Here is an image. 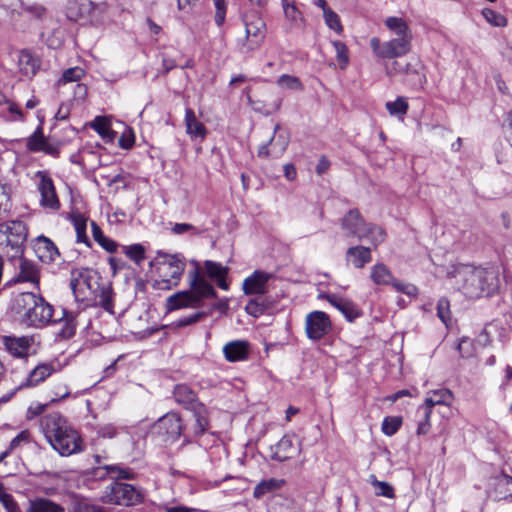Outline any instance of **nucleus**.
I'll return each mask as SVG.
<instances>
[{"label": "nucleus", "instance_id": "obj_23", "mask_svg": "<svg viewBox=\"0 0 512 512\" xmlns=\"http://www.w3.org/2000/svg\"><path fill=\"white\" fill-rule=\"evenodd\" d=\"M269 275L263 271H254L243 282L245 295H264L267 291Z\"/></svg>", "mask_w": 512, "mask_h": 512}, {"label": "nucleus", "instance_id": "obj_52", "mask_svg": "<svg viewBox=\"0 0 512 512\" xmlns=\"http://www.w3.org/2000/svg\"><path fill=\"white\" fill-rule=\"evenodd\" d=\"M0 502L7 510V512H17L19 510L18 504L13 496L6 492L5 486L0 482Z\"/></svg>", "mask_w": 512, "mask_h": 512}, {"label": "nucleus", "instance_id": "obj_29", "mask_svg": "<svg viewBox=\"0 0 512 512\" xmlns=\"http://www.w3.org/2000/svg\"><path fill=\"white\" fill-rule=\"evenodd\" d=\"M185 126H186V133L192 138V139H204L207 134V129L205 125L200 122L193 109L186 108L185 110Z\"/></svg>", "mask_w": 512, "mask_h": 512}, {"label": "nucleus", "instance_id": "obj_9", "mask_svg": "<svg viewBox=\"0 0 512 512\" xmlns=\"http://www.w3.org/2000/svg\"><path fill=\"white\" fill-rule=\"evenodd\" d=\"M153 428L158 434L163 436L164 441L175 442L181 436L184 437V424L179 413L170 411L160 417L154 424Z\"/></svg>", "mask_w": 512, "mask_h": 512}, {"label": "nucleus", "instance_id": "obj_5", "mask_svg": "<svg viewBox=\"0 0 512 512\" xmlns=\"http://www.w3.org/2000/svg\"><path fill=\"white\" fill-rule=\"evenodd\" d=\"M242 22L245 26V38L239 49L242 53H248L258 49L266 36V23L259 11L251 10L242 14Z\"/></svg>", "mask_w": 512, "mask_h": 512}, {"label": "nucleus", "instance_id": "obj_36", "mask_svg": "<svg viewBox=\"0 0 512 512\" xmlns=\"http://www.w3.org/2000/svg\"><path fill=\"white\" fill-rule=\"evenodd\" d=\"M433 409L429 408L425 404H422L418 407L416 411L417 417V429L416 434L418 436L427 435L431 429L430 418Z\"/></svg>", "mask_w": 512, "mask_h": 512}, {"label": "nucleus", "instance_id": "obj_40", "mask_svg": "<svg viewBox=\"0 0 512 512\" xmlns=\"http://www.w3.org/2000/svg\"><path fill=\"white\" fill-rule=\"evenodd\" d=\"M248 101L255 111L264 115H270L280 109L283 100L282 97L276 96L269 103H264L260 100L252 101L250 96H248Z\"/></svg>", "mask_w": 512, "mask_h": 512}, {"label": "nucleus", "instance_id": "obj_64", "mask_svg": "<svg viewBox=\"0 0 512 512\" xmlns=\"http://www.w3.org/2000/svg\"><path fill=\"white\" fill-rule=\"evenodd\" d=\"M98 244L107 252L109 253H115L117 251V248H118V244L116 241H114L113 239L111 238H108L106 236H104L99 242Z\"/></svg>", "mask_w": 512, "mask_h": 512}, {"label": "nucleus", "instance_id": "obj_62", "mask_svg": "<svg viewBox=\"0 0 512 512\" xmlns=\"http://www.w3.org/2000/svg\"><path fill=\"white\" fill-rule=\"evenodd\" d=\"M29 436L30 434L28 431H21L10 441L8 449L12 451L15 448H17L22 442H28Z\"/></svg>", "mask_w": 512, "mask_h": 512}, {"label": "nucleus", "instance_id": "obj_14", "mask_svg": "<svg viewBox=\"0 0 512 512\" xmlns=\"http://www.w3.org/2000/svg\"><path fill=\"white\" fill-rule=\"evenodd\" d=\"M38 175L40 176L38 190L41 195V206L52 210H58L60 208V202L56 194L53 180L44 172L39 171Z\"/></svg>", "mask_w": 512, "mask_h": 512}, {"label": "nucleus", "instance_id": "obj_46", "mask_svg": "<svg viewBox=\"0 0 512 512\" xmlns=\"http://www.w3.org/2000/svg\"><path fill=\"white\" fill-rule=\"evenodd\" d=\"M97 296V293L94 294ZM99 304L100 306L110 314H114L113 311V291L111 286H102L99 288Z\"/></svg>", "mask_w": 512, "mask_h": 512}, {"label": "nucleus", "instance_id": "obj_35", "mask_svg": "<svg viewBox=\"0 0 512 512\" xmlns=\"http://www.w3.org/2000/svg\"><path fill=\"white\" fill-rule=\"evenodd\" d=\"M370 278L376 285H392L394 277L390 269L383 263L371 267Z\"/></svg>", "mask_w": 512, "mask_h": 512}, {"label": "nucleus", "instance_id": "obj_27", "mask_svg": "<svg viewBox=\"0 0 512 512\" xmlns=\"http://www.w3.org/2000/svg\"><path fill=\"white\" fill-rule=\"evenodd\" d=\"M282 8L285 16L284 29L286 32H292L304 27L305 20L303 14L294 2L287 4V6H282Z\"/></svg>", "mask_w": 512, "mask_h": 512}, {"label": "nucleus", "instance_id": "obj_11", "mask_svg": "<svg viewBox=\"0 0 512 512\" xmlns=\"http://www.w3.org/2000/svg\"><path fill=\"white\" fill-rule=\"evenodd\" d=\"M332 330V323L327 313L315 310L306 315L305 332L308 339L318 341Z\"/></svg>", "mask_w": 512, "mask_h": 512}, {"label": "nucleus", "instance_id": "obj_2", "mask_svg": "<svg viewBox=\"0 0 512 512\" xmlns=\"http://www.w3.org/2000/svg\"><path fill=\"white\" fill-rule=\"evenodd\" d=\"M10 310L20 324L30 328H43L53 316V307L40 294L22 292L14 296Z\"/></svg>", "mask_w": 512, "mask_h": 512}, {"label": "nucleus", "instance_id": "obj_57", "mask_svg": "<svg viewBox=\"0 0 512 512\" xmlns=\"http://www.w3.org/2000/svg\"><path fill=\"white\" fill-rule=\"evenodd\" d=\"M373 485L376 488V494L378 496H384L387 498H393L395 496L394 488L389 483L376 480Z\"/></svg>", "mask_w": 512, "mask_h": 512}, {"label": "nucleus", "instance_id": "obj_49", "mask_svg": "<svg viewBox=\"0 0 512 512\" xmlns=\"http://www.w3.org/2000/svg\"><path fill=\"white\" fill-rule=\"evenodd\" d=\"M482 16L494 27H505L507 25L506 17L493 9L484 8L482 10Z\"/></svg>", "mask_w": 512, "mask_h": 512}, {"label": "nucleus", "instance_id": "obj_45", "mask_svg": "<svg viewBox=\"0 0 512 512\" xmlns=\"http://www.w3.org/2000/svg\"><path fill=\"white\" fill-rule=\"evenodd\" d=\"M208 315H209L208 311L202 310V311L193 312L189 315L182 316V317L178 318L177 320H175L173 322V326L176 328H183L186 326H190V325H193V324L198 323L199 321L205 319L206 317H208Z\"/></svg>", "mask_w": 512, "mask_h": 512}, {"label": "nucleus", "instance_id": "obj_26", "mask_svg": "<svg viewBox=\"0 0 512 512\" xmlns=\"http://www.w3.org/2000/svg\"><path fill=\"white\" fill-rule=\"evenodd\" d=\"M371 249L362 245L349 247L346 251V261L355 268L361 269L371 262Z\"/></svg>", "mask_w": 512, "mask_h": 512}, {"label": "nucleus", "instance_id": "obj_32", "mask_svg": "<svg viewBox=\"0 0 512 512\" xmlns=\"http://www.w3.org/2000/svg\"><path fill=\"white\" fill-rule=\"evenodd\" d=\"M362 234L364 235H361L359 240H367L374 247L383 243L386 238V232L381 226L368 222L366 223Z\"/></svg>", "mask_w": 512, "mask_h": 512}, {"label": "nucleus", "instance_id": "obj_10", "mask_svg": "<svg viewBox=\"0 0 512 512\" xmlns=\"http://www.w3.org/2000/svg\"><path fill=\"white\" fill-rule=\"evenodd\" d=\"M290 141L288 131L281 130L280 124H276L273 129V135L270 139L262 144L258 149V157L260 158H280L286 151Z\"/></svg>", "mask_w": 512, "mask_h": 512}, {"label": "nucleus", "instance_id": "obj_38", "mask_svg": "<svg viewBox=\"0 0 512 512\" xmlns=\"http://www.w3.org/2000/svg\"><path fill=\"white\" fill-rule=\"evenodd\" d=\"M47 140L43 134V121H41L35 131L27 138L26 148L29 152L38 153L43 149Z\"/></svg>", "mask_w": 512, "mask_h": 512}, {"label": "nucleus", "instance_id": "obj_33", "mask_svg": "<svg viewBox=\"0 0 512 512\" xmlns=\"http://www.w3.org/2000/svg\"><path fill=\"white\" fill-rule=\"evenodd\" d=\"M286 484L284 479L269 478L259 482L253 490V497L261 499L264 495L281 489Z\"/></svg>", "mask_w": 512, "mask_h": 512}, {"label": "nucleus", "instance_id": "obj_24", "mask_svg": "<svg viewBox=\"0 0 512 512\" xmlns=\"http://www.w3.org/2000/svg\"><path fill=\"white\" fill-rule=\"evenodd\" d=\"M250 344L246 340H233L223 347V354L228 362H238L248 359Z\"/></svg>", "mask_w": 512, "mask_h": 512}, {"label": "nucleus", "instance_id": "obj_12", "mask_svg": "<svg viewBox=\"0 0 512 512\" xmlns=\"http://www.w3.org/2000/svg\"><path fill=\"white\" fill-rule=\"evenodd\" d=\"M54 372H56L54 363H40L38 364L25 378L23 382H21L15 390H13L7 397H2L0 401H8L17 390H21L23 388H30L39 385L44 382L49 376H51Z\"/></svg>", "mask_w": 512, "mask_h": 512}, {"label": "nucleus", "instance_id": "obj_58", "mask_svg": "<svg viewBox=\"0 0 512 512\" xmlns=\"http://www.w3.org/2000/svg\"><path fill=\"white\" fill-rule=\"evenodd\" d=\"M23 9L25 12L31 14L37 19H42L46 15V8L38 3H33L30 5H24Z\"/></svg>", "mask_w": 512, "mask_h": 512}, {"label": "nucleus", "instance_id": "obj_3", "mask_svg": "<svg viewBox=\"0 0 512 512\" xmlns=\"http://www.w3.org/2000/svg\"><path fill=\"white\" fill-rule=\"evenodd\" d=\"M194 269L189 272L190 290L176 292L167 298L166 307L169 311L183 308L200 307L204 299L216 298L215 288L200 272L197 261H193Z\"/></svg>", "mask_w": 512, "mask_h": 512}, {"label": "nucleus", "instance_id": "obj_56", "mask_svg": "<svg viewBox=\"0 0 512 512\" xmlns=\"http://www.w3.org/2000/svg\"><path fill=\"white\" fill-rule=\"evenodd\" d=\"M437 316L447 326L450 321V305L446 298L439 299L437 303Z\"/></svg>", "mask_w": 512, "mask_h": 512}, {"label": "nucleus", "instance_id": "obj_7", "mask_svg": "<svg viewBox=\"0 0 512 512\" xmlns=\"http://www.w3.org/2000/svg\"><path fill=\"white\" fill-rule=\"evenodd\" d=\"M102 498L106 503L134 506L140 504L144 496L139 488L131 484L113 481L105 488Z\"/></svg>", "mask_w": 512, "mask_h": 512}, {"label": "nucleus", "instance_id": "obj_13", "mask_svg": "<svg viewBox=\"0 0 512 512\" xmlns=\"http://www.w3.org/2000/svg\"><path fill=\"white\" fill-rule=\"evenodd\" d=\"M5 350L15 358H27L34 344L33 336L5 335L1 338Z\"/></svg>", "mask_w": 512, "mask_h": 512}, {"label": "nucleus", "instance_id": "obj_15", "mask_svg": "<svg viewBox=\"0 0 512 512\" xmlns=\"http://www.w3.org/2000/svg\"><path fill=\"white\" fill-rule=\"evenodd\" d=\"M194 416L195 424L193 431L184 434V443H193L197 438L204 435L210 427L209 413L204 404L198 405V407L191 410Z\"/></svg>", "mask_w": 512, "mask_h": 512}, {"label": "nucleus", "instance_id": "obj_22", "mask_svg": "<svg viewBox=\"0 0 512 512\" xmlns=\"http://www.w3.org/2000/svg\"><path fill=\"white\" fill-rule=\"evenodd\" d=\"M172 394L177 404L188 411L202 404L198 400L196 392L187 384L181 383L175 385Z\"/></svg>", "mask_w": 512, "mask_h": 512}, {"label": "nucleus", "instance_id": "obj_31", "mask_svg": "<svg viewBox=\"0 0 512 512\" xmlns=\"http://www.w3.org/2000/svg\"><path fill=\"white\" fill-rule=\"evenodd\" d=\"M16 259H19L20 262L17 280L19 282L38 283L39 275L36 265L32 261L24 259L23 256L16 257Z\"/></svg>", "mask_w": 512, "mask_h": 512}, {"label": "nucleus", "instance_id": "obj_61", "mask_svg": "<svg viewBox=\"0 0 512 512\" xmlns=\"http://www.w3.org/2000/svg\"><path fill=\"white\" fill-rule=\"evenodd\" d=\"M265 308L266 307L263 304L259 303L258 299H251L246 305V311L254 316L262 314L265 311Z\"/></svg>", "mask_w": 512, "mask_h": 512}, {"label": "nucleus", "instance_id": "obj_39", "mask_svg": "<svg viewBox=\"0 0 512 512\" xmlns=\"http://www.w3.org/2000/svg\"><path fill=\"white\" fill-rule=\"evenodd\" d=\"M453 400V394L448 389H439L432 392L426 397L423 404L433 409L436 405H450Z\"/></svg>", "mask_w": 512, "mask_h": 512}, {"label": "nucleus", "instance_id": "obj_18", "mask_svg": "<svg viewBox=\"0 0 512 512\" xmlns=\"http://www.w3.org/2000/svg\"><path fill=\"white\" fill-rule=\"evenodd\" d=\"M33 250L38 259L46 264L53 263L60 256L55 243L44 235L38 236L33 243Z\"/></svg>", "mask_w": 512, "mask_h": 512}, {"label": "nucleus", "instance_id": "obj_54", "mask_svg": "<svg viewBox=\"0 0 512 512\" xmlns=\"http://www.w3.org/2000/svg\"><path fill=\"white\" fill-rule=\"evenodd\" d=\"M277 83L290 90H302L303 85L300 79L296 76L283 74L277 79Z\"/></svg>", "mask_w": 512, "mask_h": 512}, {"label": "nucleus", "instance_id": "obj_25", "mask_svg": "<svg viewBox=\"0 0 512 512\" xmlns=\"http://www.w3.org/2000/svg\"><path fill=\"white\" fill-rule=\"evenodd\" d=\"M326 299L333 307L339 310L349 322L354 321L361 315L359 308L352 301L335 295H326Z\"/></svg>", "mask_w": 512, "mask_h": 512}, {"label": "nucleus", "instance_id": "obj_34", "mask_svg": "<svg viewBox=\"0 0 512 512\" xmlns=\"http://www.w3.org/2000/svg\"><path fill=\"white\" fill-rule=\"evenodd\" d=\"M385 26L394 34L395 37H408L412 40V33L407 22L400 17L391 16L385 20Z\"/></svg>", "mask_w": 512, "mask_h": 512}, {"label": "nucleus", "instance_id": "obj_53", "mask_svg": "<svg viewBox=\"0 0 512 512\" xmlns=\"http://www.w3.org/2000/svg\"><path fill=\"white\" fill-rule=\"evenodd\" d=\"M323 18H324L325 24L330 29L334 30L338 34L342 33L343 26H342L340 18L336 12H334L332 9L328 10L326 13L323 14Z\"/></svg>", "mask_w": 512, "mask_h": 512}, {"label": "nucleus", "instance_id": "obj_63", "mask_svg": "<svg viewBox=\"0 0 512 512\" xmlns=\"http://www.w3.org/2000/svg\"><path fill=\"white\" fill-rule=\"evenodd\" d=\"M392 286L399 292H402L406 295H416L417 293V288L414 286V285H411V284H403V283H400L398 281H394L392 283Z\"/></svg>", "mask_w": 512, "mask_h": 512}, {"label": "nucleus", "instance_id": "obj_59", "mask_svg": "<svg viewBox=\"0 0 512 512\" xmlns=\"http://www.w3.org/2000/svg\"><path fill=\"white\" fill-rule=\"evenodd\" d=\"M118 144L122 149H131L135 144V136L132 130L123 132L118 140Z\"/></svg>", "mask_w": 512, "mask_h": 512}, {"label": "nucleus", "instance_id": "obj_42", "mask_svg": "<svg viewBox=\"0 0 512 512\" xmlns=\"http://www.w3.org/2000/svg\"><path fill=\"white\" fill-rule=\"evenodd\" d=\"M122 252L138 266L141 265L146 258V249L140 243L122 246Z\"/></svg>", "mask_w": 512, "mask_h": 512}, {"label": "nucleus", "instance_id": "obj_44", "mask_svg": "<svg viewBox=\"0 0 512 512\" xmlns=\"http://www.w3.org/2000/svg\"><path fill=\"white\" fill-rule=\"evenodd\" d=\"M332 45L335 48L336 59L340 69L345 70L350 63L349 50L347 45L339 40L332 41Z\"/></svg>", "mask_w": 512, "mask_h": 512}, {"label": "nucleus", "instance_id": "obj_6", "mask_svg": "<svg viewBox=\"0 0 512 512\" xmlns=\"http://www.w3.org/2000/svg\"><path fill=\"white\" fill-rule=\"evenodd\" d=\"M100 276L90 268H76L71 271L70 287L76 301H83L96 294L100 288Z\"/></svg>", "mask_w": 512, "mask_h": 512}, {"label": "nucleus", "instance_id": "obj_8", "mask_svg": "<svg viewBox=\"0 0 512 512\" xmlns=\"http://www.w3.org/2000/svg\"><path fill=\"white\" fill-rule=\"evenodd\" d=\"M370 47L376 57L394 59L411 51L412 40H408V37H393L388 41L381 42L378 37H373L370 39Z\"/></svg>", "mask_w": 512, "mask_h": 512}, {"label": "nucleus", "instance_id": "obj_19", "mask_svg": "<svg viewBox=\"0 0 512 512\" xmlns=\"http://www.w3.org/2000/svg\"><path fill=\"white\" fill-rule=\"evenodd\" d=\"M270 457L274 461L285 462L299 454L301 448H295L292 436L285 434L275 445L270 447Z\"/></svg>", "mask_w": 512, "mask_h": 512}, {"label": "nucleus", "instance_id": "obj_51", "mask_svg": "<svg viewBox=\"0 0 512 512\" xmlns=\"http://www.w3.org/2000/svg\"><path fill=\"white\" fill-rule=\"evenodd\" d=\"M215 7L214 21L218 27L223 26L226 20V12L228 7L227 0H213Z\"/></svg>", "mask_w": 512, "mask_h": 512}, {"label": "nucleus", "instance_id": "obj_41", "mask_svg": "<svg viewBox=\"0 0 512 512\" xmlns=\"http://www.w3.org/2000/svg\"><path fill=\"white\" fill-rule=\"evenodd\" d=\"M63 326L59 332L62 338L69 339L75 335L76 332V314L71 311L63 309Z\"/></svg>", "mask_w": 512, "mask_h": 512}, {"label": "nucleus", "instance_id": "obj_21", "mask_svg": "<svg viewBox=\"0 0 512 512\" xmlns=\"http://www.w3.org/2000/svg\"><path fill=\"white\" fill-rule=\"evenodd\" d=\"M366 221L361 216L358 209L349 210L342 218L341 226L346 231L347 236L360 238L366 225Z\"/></svg>", "mask_w": 512, "mask_h": 512}, {"label": "nucleus", "instance_id": "obj_17", "mask_svg": "<svg viewBox=\"0 0 512 512\" xmlns=\"http://www.w3.org/2000/svg\"><path fill=\"white\" fill-rule=\"evenodd\" d=\"M164 261L161 263L160 268L164 276H169V279H163L166 288L176 286L183 274L185 264L178 258L177 255H164Z\"/></svg>", "mask_w": 512, "mask_h": 512}, {"label": "nucleus", "instance_id": "obj_37", "mask_svg": "<svg viewBox=\"0 0 512 512\" xmlns=\"http://www.w3.org/2000/svg\"><path fill=\"white\" fill-rule=\"evenodd\" d=\"M27 512H65V509L50 499L36 498L29 501Z\"/></svg>", "mask_w": 512, "mask_h": 512}, {"label": "nucleus", "instance_id": "obj_43", "mask_svg": "<svg viewBox=\"0 0 512 512\" xmlns=\"http://www.w3.org/2000/svg\"><path fill=\"white\" fill-rule=\"evenodd\" d=\"M206 229L194 226L190 223H175L171 227V233L174 235H188L189 237H195L202 235Z\"/></svg>", "mask_w": 512, "mask_h": 512}, {"label": "nucleus", "instance_id": "obj_50", "mask_svg": "<svg viewBox=\"0 0 512 512\" xmlns=\"http://www.w3.org/2000/svg\"><path fill=\"white\" fill-rule=\"evenodd\" d=\"M402 425V418L396 416H387L382 422V432L387 436L394 435Z\"/></svg>", "mask_w": 512, "mask_h": 512}, {"label": "nucleus", "instance_id": "obj_20", "mask_svg": "<svg viewBox=\"0 0 512 512\" xmlns=\"http://www.w3.org/2000/svg\"><path fill=\"white\" fill-rule=\"evenodd\" d=\"M203 265L204 272L200 270L201 274L216 282L220 289L227 291L229 289V283L227 282L226 277L229 273V267L212 260H205Z\"/></svg>", "mask_w": 512, "mask_h": 512}, {"label": "nucleus", "instance_id": "obj_48", "mask_svg": "<svg viewBox=\"0 0 512 512\" xmlns=\"http://www.w3.org/2000/svg\"><path fill=\"white\" fill-rule=\"evenodd\" d=\"M385 106L390 115L400 117H403L409 108V104L404 97H398L395 101H389Z\"/></svg>", "mask_w": 512, "mask_h": 512}, {"label": "nucleus", "instance_id": "obj_1", "mask_svg": "<svg viewBox=\"0 0 512 512\" xmlns=\"http://www.w3.org/2000/svg\"><path fill=\"white\" fill-rule=\"evenodd\" d=\"M40 429L46 441L62 457L85 450L80 432L60 412L53 411L44 415L40 419Z\"/></svg>", "mask_w": 512, "mask_h": 512}, {"label": "nucleus", "instance_id": "obj_30", "mask_svg": "<svg viewBox=\"0 0 512 512\" xmlns=\"http://www.w3.org/2000/svg\"><path fill=\"white\" fill-rule=\"evenodd\" d=\"M69 220L75 228L76 241L78 243H84L87 247H91V241L86 233L87 218L79 212H73L70 214Z\"/></svg>", "mask_w": 512, "mask_h": 512}, {"label": "nucleus", "instance_id": "obj_16", "mask_svg": "<svg viewBox=\"0 0 512 512\" xmlns=\"http://www.w3.org/2000/svg\"><path fill=\"white\" fill-rule=\"evenodd\" d=\"M403 82L413 90L422 89L426 83V75L424 73V66L420 60L414 59L411 62L405 63V68L402 73Z\"/></svg>", "mask_w": 512, "mask_h": 512}, {"label": "nucleus", "instance_id": "obj_47", "mask_svg": "<svg viewBox=\"0 0 512 512\" xmlns=\"http://www.w3.org/2000/svg\"><path fill=\"white\" fill-rule=\"evenodd\" d=\"M85 75V71L81 67H72L66 69L62 76L57 81V86L60 87L61 85H65L70 82H78L80 81Z\"/></svg>", "mask_w": 512, "mask_h": 512}, {"label": "nucleus", "instance_id": "obj_60", "mask_svg": "<svg viewBox=\"0 0 512 512\" xmlns=\"http://www.w3.org/2000/svg\"><path fill=\"white\" fill-rule=\"evenodd\" d=\"M118 434V429L113 424H105L98 428V435L103 438H114Z\"/></svg>", "mask_w": 512, "mask_h": 512}, {"label": "nucleus", "instance_id": "obj_28", "mask_svg": "<svg viewBox=\"0 0 512 512\" xmlns=\"http://www.w3.org/2000/svg\"><path fill=\"white\" fill-rule=\"evenodd\" d=\"M110 475L112 478L116 480L120 479H133L135 473L132 469L123 467L119 464L115 465H105L102 467H97L94 469V476L100 479Z\"/></svg>", "mask_w": 512, "mask_h": 512}, {"label": "nucleus", "instance_id": "obj_55", "mask_svg": "<svg viewBox=\"0 0 512 512\" xmlns=\"http://www.w3.org/2000/svg\"><path fill=\"white\" fill-rule=\"evenodd\" d=\"M92 128L102 137H110L115 134L114 131L111 130L109 123L105 120L104 117H96Z\"/></svg>", "mask_w": 512, "mask_h": 512}, {"label": "nucleus", "instance_id": "obj_4", "mask_svg": "<svg viewBox=\"0 0 512 512\" xmlns=\"http://www.w3.org/2000/svg\"><path fill=\"white\" fill-rule=\"evenodd\" d=\"M460 290L469 298L491 295L497 288V277L491 270L484 268H465L458 272Z\"/></svg>", "mask_w": 512, "mask_h": 512}]
</instances>
